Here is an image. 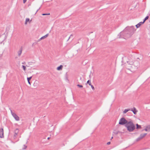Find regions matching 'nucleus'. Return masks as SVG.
<instances>
[{
    "label": "nucleus",
    "instance_id": "1",
    "mask_svg": "<svg viewBox=\"0 0 150 150\" xmlns=\"http://www.w3.org/2000/svg\"><path fill=\"white\" fill-rule=\"evenodd\" d=\"M125 126L129 132H133L135 128V126L131 120L129 121Z\"/></svg>",
    "mask_w": 150,
    "mask_h": 150
},
{
    "label": "nucleus",
    "instance_id": "2",
    "mask_svg": "<svg viewBox=\"0 0 150 150\" xmlns=\"http://www.w3.org/2000/svg\"><path fill=\"white\" fill-rule=\"evenodd\" d=\"M127 30H126V28L123 30V31L121 32L118 35L119 38H121V36H122L123 37H125L127 38H128L130 37L127 36V35L130 34Z\"/></svg>",
    "mask_w": 150,
    "mask_h": 150
},
{
    "label": "nucleus",
    "instance_id": "3",
    "mask_svg": "<svg viewBox=\"0 0 150 150\" xmlns=\"http://www.w3.org/2000/svg\"><path fill=\"white\" fill-rule=\"evenodd\" d=\"M126 30L130 33V34L127 35L128 37H131L132 35L134 33L136 30H135L134 26L127 27L126 28Z\"/></svg>",
    "mask_w": 150,
    "mask_h": 150
},
{
    "label": "nucleus",
    "instance_id": "4",
    "mask_svg": "<svg viewBox=\"0 0 150 150\" xmlns=\"http://www.w3.org/2000/svg\"><path fill=\"white\" fill-rule=\"evenodd\" d=\"M127 62L128 64L129 65H131L130 66V68H128V69L129 70L132 72L134 71V69H137V67L135 66L134 65V63L133 62H130L129 61H127Z\"/></svg>",
    "mask_w": 150,
    "mask_h": 150
},
{
    "label": "nucleus",
    "instance_id": "5",
    "mask_svg": "<svg viewBox=\"0 0 150 150\" xmlns=\"http://www.w3.org/2000/svg\"><path fill=\"white\" fill-rule=\"evenodd\" d=\"M129 121L126 120L125 117H123L120 120L119 124L121 125H125Z\"/></svg>",
    "mask_w": 150,
    "mask_h": 150
},
{
    "label": "nucleus",
    "instance_id": "6",
    "mask_svg": "<svg viewBox=\"0 0 150 150\" xmlns=\"http://www.w3.org/2000/svg\"><path fill=\"white\" fill-rule=\"evenodd\" d=\"M11 112L12 115L15 119L17 121H19V117L15 113L13 112L11 110Z\"/></svg>",
    "mask_w": 150,
    "mask_h": 150
},
{
    "label": "nucleus",
    "instance_id": "7",
    "mask_svg": "<svg viewBox=\"0 0 150 150\" xmlns=\"http://www.w3.org/2000/svg\"><path fill=\"white\" fill-rule=\"evenodd\" d=\"M19 129L18 128L16 129L14 132L15 134L13 137V138L14 139H16V138Z\"/></svg>",
    "mask_w": 150,
    "mask_h": 150
},
{
    "label": "nucleus",
    "instance_id": "8",
    "mask_svg": "<svg viewBox=\"0 0 150 150\" xmlns=\"http://www.w3.org/2000/svg\"><path fill=\"white\" fill-rule=\"evenodd\" d=\"M4 135V129L3 128H0V137L1 138H3Z\"/></svg>",
    "mask_w": 150,
    "mask_h": 150
},
{
    "label": "nucleus",
    "instance_id": "9",
    "mask_svg": "<svg viewBox=\"0 0 150 150\" xmlns=\"http://www.w3.org/2000/svg\"><path fill=\"white\" fill-rule=\"evenodd\" d=\"M130 110L132 111L134 114L135 115L137 114V112L138 111L134 107L133 108L131 109Z\"/></svg>",
    "mask_w": 150,
    "mask_h": 150
},
{
    "label": "nucleus",
    "instance_id": "10",
    "mask_svg": "<svg viewBox=\"0 0 150 150\" xmlns=\"http://www.w3.org/2000/svg\"><path fill=\"white\" fill-rule=\"evenodd\" d=\"M23 49L22 47L20 48L18 52V56H20L22 53Z\"/></svg>",
    "mask_w": 150,
    "mask_h": 150
},
{
    "label": "nucleus",
    "instance_id": "11",
    "mask_svg": "<svg viewBox=\"0 0 150 150\" xmlns=\"http://www.w3.org/2000/svg\"><path fill=\"white\" fill-rule=\"evenodd\" d=\"M143 24V22H139L138 24L136 25V26L137 28H138L140 27V26L142 24Z\"/></svg>",
    "mask_w": 150,
    "mask_h": 150
},
{
    "label": "nucleus",
    "instance_id": "12",
    "mask_svg": "<svg viewBox=\"0 0 150 150\" xmlns=\"http://www.w3.org/2000/svg\"><path fill=\"white\" fill-rule=\"evenodd\" d=\"M147 134L146 133H145L143 134H141L140 135V138L142 139L144 137H145V136Z\"/></svg>",
    "mask_w": 150,
    "mask_h": 150
},
{
    "label": "nucleus",
    "instance_id": "13",
    "mask_svg": "<svg viewBox=\"0 0 150 150\" xmlns=\"http://www.w3.org/2000/svg\"><path fill=\"white\" fill-rule=\"evenodd\" d=\"M63 66L62 65H60L57 68V69L58 70H61L62 69Z\"/></svg>",
    "mask_w": 150,
    "mask_h": 150
},
{
    "label": "nucleus",
    "instance_id": "14",
    "mask_svg": "<svg viewBox=\"0 0 150 150\" xmlns=\"http://www.w3.org/2000/svg\"><path fill=\"white\" fill-rule=\"evenodd\" d=\"M142 127L141 125H139L138 124H136V128L137 129L141 128Z\"/></svg>",
    "mask_w": 150,
    "mask_h": 150
},
{
    "label": "nucleus",
    "instance_id": "15",
    "mask_svg": "<svg viewBox=\"0 0 150 150\" xmlns=\"http://www.w3.org/2000/svg\"><path fill=\"white\" fill-rule=\"evenodd\" d=\"M48 35H49L48 34H47L45 35L42 36V37L41 38V39H42H42H44L45 38H46L48 36Z\"/></svg>",
    "mask_w": 150,
    "mask_h": 150
},
{
    "label": "nucleus",
    "instance_id": "16",
    "mask_svg": "<svg viewBox=\"0 0 150 150\" xmlns=\"http://www.w3.org/2000/svg\"><path fill=\"white\" fill-rule=\"evenodd\" d=\"M130 109H125L123 112L124 113H126L128 111L130 110Z\"/></svg>",
    "mask_w": 150,
    "mask_h": 150
},
{
    "label": "nucleus",
    "instance_id": "17",
    "mask_svg": "<svg viewBox=\"0 0 150 150\" xmlns=\"http://www.w3.org/2000/svg\"><path fill=\"white\" fill-rule=\"evenodd\" d=\"M120 132L119 131H115L113 132V133L115 135H117L118 134V133Z\"/></svg>",
    "mask_w": 150,
    "mask_h": 150
},
{
    "label": "nucleus",
    "instance_id": "18",
    "mask_svg": "<svg viewBox=\"0 0 150 150\" xmlns=\"http://www.w3.org/2000/svg\"><path fill=\"white\" fill-rule=\"evenodd\" d=\"M30 21V19L29 18H27L26 19L25 21V24H27V22L29 21Z\"/></svg>",
    "mask_w": 150,
    "mask_h": 150
},
{
    "label": "nucleus",
    "instance_id": "19",
    "mask_svg": "<svg viewBox=\"0 0 150 150\" xmlns=\"http://www.w3.org/2000/svg\"><path fill=\"white\" fill-rule=\"evenodd\" d=\"M87 83H88V84L89 85H91V81L88 80L87 82Z\"/></svg>",
    "mask_w": 150,
    "mask_h": 150
},
{
    "label": "nucleus",
    "instance_id": "20",
    "mask_svg": "<svg viewBox=\"0 0 150 150\" xmlns=\"http://www.w3.org/2000/svg\"><path fill=\"white\" fill-rule=\"evenodd\" d=\"M32 76H31L30 77H27V79L28 81H30V80L31 78H32Z\"/></svg>",
    "mask_w": 150,
    "mask_h": 150
},
{
    "label": "nucleus",
    "instance_id": "21",
    "mask_svg": "<svg viewBox=\"0 0 150 150\" xmlns=\"http://www.w3.org/2000/svg\"><path fill=\"white\" fill-rule=\"evenodd\" d=\"M34 62H28V64L29 65H31L33 63H34Z\"/></svg>",
    "mask_w": 150,
    "mask_h": 150
},
{
    "label": "nucleus",
    "instance_id": "22",
    "mask_svg": "<svg viewBox=\"0 0 150 150\" xmlns=\"http://www.w3.org/2000/svg\"><path fill=\"white\" fill-rule=\"evenodd\" d=\"M22 67L23 68V70L25 71L26 70V67L25 66L22 65Z\"/></svg>",
    "mask_w": 150,
    "mask_h": 150
},
{
    "label": "nucleus",
    "instance_id": "23",
    "mask_svg": "<svg viewBox=\"0 0 150 150\" xmlns=\"http://www.w3.org/2000/svg\"><path fill=\"white\" fill-rule=\"evenodd\" d=\"M77 86L79 87V88H83V86L82 85H80L79 84H77Z\"/></svg>",
    "mask_w": 150,
    "mask_h": 150
},
{
    "label": "nucleus",
    "instance_id": "24",
    "mask_svg": "<svg viewBox=\"0 0 150 150\" xmlns=\"http://www.w3.org/2000/svg\"><path fill=\"white\" fill-rule=\"evenodd\" d=\"M141 139H142L140 138V137L139 136L138 138L137 139L136 141H138L140 140H141Z\"/></svg>",
    "mask_w": 150,
    "mask_h": 150
},
{
    "label": "nucleus",
    "instance_id": "25",
    "mask_svg": "<svg viewBox=\"0 0 150 150\" xmlns=\"http://www.w3.org/2000/svg\"><path fill=\"white\" fill-rule=\"evenodd\" d=\"M90 86H91V88L93 89V90H95V88H94V87L91 84V85H90Z\"/></svg>",
    "mask_w": 150,
    "mask_h": 150
},
{
    "label": "nucleus",
    "instance_id": "26",
    "mask_svg": "<svg viewBox=\"0 0 150 150\" xmlns=\"http://www.w3.org/2000/svg\"><path fill=\"white\" fill-rule=\"evenodd\" d=\"M146 131L150 132L149 131V130L148 128H147V127H146V128L144 129Z\"/></svg>",
    "mask_w": 150,
    "mask_h": 150
},
{
    "label": "nucleus",
    "instance_id": "27",
    "mask_svg": "<svg viewBox=\"0 0 150 150\" xmlns=\"http://www.w3.org/2000/svg\"><path fill=\"white\" fill-rule=\"evenodd\" d=\"M73 38V35H71L69 37L68 40L70 38Z\"/></svg>",
    "mask_w": 150,
    "mask_h": 150
},
{
    "label": "nucleus",
    "instance_id": "28",
    "mask_svg": "<svg viewBox=\"0 0 150 150\" xmlns=\"http://www.w3.org/2000/svg\"><path fill=\"white\" fill-rule=\"evenodd\" d=\"M23 146H24V147L23 149H26V148H27V146L25 145H24Z\"/></svg>",
    "mask_w": 150,
    "mask_h": 150
},
{
    "label": "nucleus",
    "instance_id": "29",
    "mask_svg": "<svg viewBox=\"0 0 150 150\" xmlns=\"http://www.w3.org/2000/svg\"><path fill=\"white\" fill-rule=\"evenodd\" d=\"M50 15V13H43L42 14V15L43 16H45V15Z\"/></svg>",
    "mask_w": 150,
    "mask_h": 150
},
{
    "label": "nucleus",
    "instance_id": "30",
    "mask_svg": "<svg viewBox=\"0 0 150 150\" xmlns=\"http://www.w3.org/2000/svg\"><path fill=\"white\" fill-rule=\"evenodd\" d=\"M147 127V128L149 130V131H150V125H149Z\"/></svg>",
    "mask_w": 150,
    "mask_h": 150
},
{
    "label": "nucleus",
    "instance_id": "31",
    "mask_svg": "<svg viewBox=\"0 0 150 150\" xmlns=\"http://www.w3.org/2000/svg\"><path fill=\"white\" fill-rule=\"evenodd\" d=\"M149 17L148 16H146L145 18V19L146 20L148 19L149 18Z\"/></svg>",
    "mask_w": 150,
    "mask_h": 150
},
{
    "label": "nucleus",
    "instance_id": "32",
    "mask_svg": "<svg viewBox=\"0 0 150 150\" xmlns=\"http://www.w3.org/2000/svg\"><path fill=\"white\" fill-rule=\"evenodd\" d=\"M27 0H23V2L25 3L27 1Z\"/></svg>",
    "mask_w": 150,
    "mask_h": 150
},
{
    "label": "nucleus",
    "instance_id": "33",
    "mask_svg": "<svg viewBox=\"0 0 150 150\" xmlns=\"http://www.w3.org/2000/svg\"><path fill=\"white\" fill-rule=\"evenodd\" d=\"M42 40V39H41V38H40V39H39L38 40V42H39V41H40L41 40Z\"/></svg>",
    "mask_w": 150,
    "mask_h": 150
},
{
    "label": "nucleus",
    "instance_id": "34",
    "mask_svg": "<svg viewBox=\"0 0 150 150\" xmlns=\"http://www.w3.org/2000/svg\"><path fill=\"white\" fill-rule=\"evenodd\" d=\"M146 20L145 19H144V21L143 22H143V23H144V22Z\"/></svg>",
    "mask_w": 150,
    "mask_h": 150
},
{
    "label": "nucleus",
    "instance_id": "35",
    "mask_svg": "<svg viewBox=\"0 0 150 150\" xmlns=\"http://www.w3.org/2000/svg\"><path fill=\"white\" fill-rule=\"evenodd\" d=\"M110 144V142H108L107 143V144L108 145H109V144Z\"/></svg>",
    "mask_w": 150,
    "mask_h": 150
},
{
    "label": "nucleus",
    "instance_id": "36",
    "mask_svg": "<svg viewBox=\"0 0 150 150\" xmlns=\"http://www.w3.org/2000/svg\"><path fill=\"white\" fill-rule=\"evenodd\" d=\"M28 81V83L30 85H31V84H30V81Z\"/></svg>",
    "mask_w": 150,
    "mask_h": 150
},
{
    "label": "nucleus",
    "instance_id": "37",
    "mask_svg": "<svg viewBox=\"0 0 150 150\" xmlns=\"http://www.w3.org/2000/svg\"><path fill=\"white\" fill-rule=\"evenodd\" d=\"M22 64H25V62H22Z\"/></svg>",
    "mask_w": 150,
    "mask_h": 150
},
{
    "label": "nucleus",
    "instance_id": "38",
    "mask_svg": "<svg viewBox=\"0 0 150 150\" xmlns=\"http://www.w3.org/2000/svg\"><path fill=\"white\" fill-rule=\"evenodd\" d=\"M39 9H40V8H39L38 10H37V11H36V12L35 13H36L38 11V10Z\"/></svg>",
    "mask_w": 150,
    "mask_h": 150
},
{
    "label": "nucleus",
    "instance_id": "39",
    "mask_svg": "<svg viewBox=\"0 0 150 150\" xmlns=\"http://www.w3.org/2000/svg\"><path fill=\"white\" fill-rule=\"evenodd\" d=\"M50 137H48L47 138V139L48 140H49V139H50Z\"/></svg>",
    "mask_w": 150,
    "mask_h": 150
},
{
    "label": "nucleus",
    "instance_id": "40",
    "mask_svg": "<svg viewBox=\"0 0 150 150\" xmlns=\"http://www.w3.org/2000/svg\"><path fill=\"white\" fill-rule=\"evenodd\" d=\"M113 137H111V140L112 139H113Z\"/></svg>",
    "mask_w": 150,
    "mask_h": 150
},
{
    "label": "nucleus",
    "instance_id": "41",
    "mask_svg": "<svg viewBox=\"0 0 150 150\" xmlns=\"http://www.w3.org/2000/svg\"><path fill=\"white\" fill-rule=\"evenodd\" d=\"M34 43L33 45H32V46H33V45H34Z\"/></svg>",
    "mask_w": 150,
    "mask_h": 150
},
{
    "label": "nucleus",
    "instance_id": "42",
    "mask_svg": "<svg viewBox=\"0 0 150 150\" xmlns=\"http://www.w3.org/2000/svg\"><path fill=\"white\" fill-rule=\"evenodd\" d=\"M81 77L80 78V79L81 80Z\"/></svg>",
    "mask_w": 150,
    "mask_h": 150
},
{
    "label": "nucleus",
    "instance_id": "43",
    "mask_svg": "<svg viewBox=\"0 0 150 150\" xmlns=\"http://www.w3.org/2000/svg\"><path fill=\"white\" fill-rule=\"evenodd\" d=\"M26 66L28 67V66L27 65H26Z\"/></svg>",
    "mask_w": 150,
    "mask_h": 150
}]
</instances>
